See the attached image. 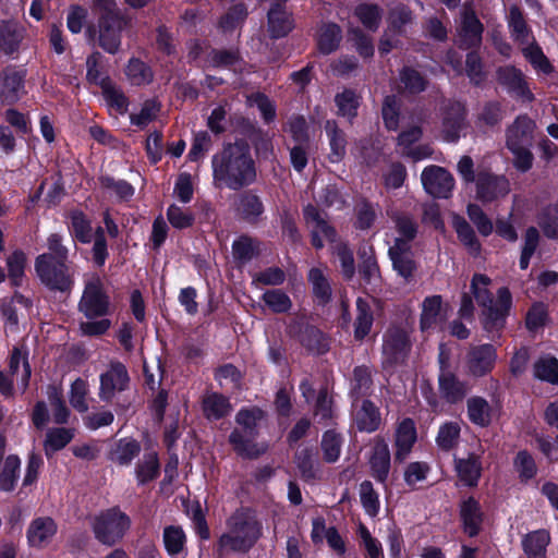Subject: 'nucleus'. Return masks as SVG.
<instances>
[{
	"label": "nucleus",
	"mask_w": 558,
	"mask_h": 558,
	"mask_svg": "<svg viewBox=\"0 0 558 558\" xmlns=\"http://www.w3.org/2000/svg\"><path fill=\"white\" fill-rule=\"evenodd\" d=\"M162 536L165 548L172 558H179V556L183 555L186 537L181 526H166Z\"/></svg>",
	"instance_id": "nucleus-37"
},
{
	"label": "nucleus",
	"mask_w": 558,
	"mask_h": 558,
	"mask_svg": "<svg viewBox=\"0 0 558 558\" xmlns=\"http://www.w3.org/2000/svg\"><path fill=\"white\" fill-rule=\"evenodd\" d=\"M355 317L353 322V331L355 340L362 341L372 330L374 323V313L367 299L357 298Z\"/></svg>",
	"instance_id": "nucleus-25"
},
{
	"label": "nucleus",
	"mask_w": 558,
	"mask_h": 558,
	"mask_svg": "<svg viewBox=\"0 0 558 558\" xmlns=\"http://www.w3.org/2000/svg\"><path fill=\"white\" fill-rule=\"evenodd\" d=\"M534 376L550 384H558V360L550 355L539 357L534 364Z\"/></svg>",
	"instance_id": "nucleus-43"
},
{
	"label": "nucleus",
	"mask_w": 558,
	"mask_h": 558,
	"mask_svg": "<svg viewBox=\"0 0 558 558\" xmlns=\"http://www.w3.org/2000/svg\"><path fill=\"white\" fill-rule=\"evenodd\" d=\"M550 535L546 530H537L526 534L522 539V547L526 558H547L546 548Z\"/></svg>",
	"instance_id": "nucleus-29"
},
{
	"label": "nucleus",
	"mask_w": 558,
	"mask_h": 558,
	"mask_svg": "<svg viewBox=\"0 0 558 558\" xmlns=\"http://www.w3.org/2000/svg\"><path fill=\"white\" fill-rule=\"evenodd\" d=\"M159 474V461L156 452L144 454L136 466V477L140 484L155 480Z\"/></svg>",
	"instance_id": "nucleus-44"
},
{
	"label": "nucleus",
	"mask_w": 558,
	"mask_h": 558,
	"mask_svg": "<svg viewBox=\"0 0 558 558\" xmlns=\"http://www.w3.org/2000/svg\"><path fill=\"white\" fill-rule=\"evenodd\" d=\"M140 451L141 446L136 440L122 438L112 446L108 458L116 464L129 465Z\"/></svg>",
	"instance_id": "nucleus-31"
},
{
	"label": "nucleus",
	"mask_w": 558,
	"mask_h": 558,
	"mask_svg": "<svg viewBox=\"0 0 558 558\" xmlns=\"http://www.w3.org/2000/svg\"><path fill=\"white\" fill-rule=\"evenodd\" d=\"M327 135L329 137L330 154L329 160L331 162H339L345 154V138L343 133L338 129L335 121H327L325 125Z\"/></svg>",
	"instance_id": "nucleus-39"
},
{
	"label": "nucleus",
	"mask_w": 558,
	"mask_h": 558,
	"mask_svg": "<svg viewBox=\"0 0 558 558\" xmlns=\"http://www.w3.org/2000/svg\"><path fill=\"white\" fill-rule=\"evenodd\" d=\"M128 381L129 376L124 365L112 363L109 369L100 376V398L110 400L117 392L124 390Z\"/></svg>",
	"instance_id": "nucleus-17"
},
{
	"label": "nucleus",
	"mask_w": 558,
	"mask_h": 558,
	"mask_svg": "<svg viewBox=\"0 0 558 558\" xmlns=\"http://www.w3.org/2000/svg\"><path fill=\"white\" fill-rule=\"evenodd\" d=\"M439 365L438 389L441 398L449 403L461 401L468 392V386L450 371L449 355L444 345H440Z\"/></svg>",
	"instance_id": "nucleus-8"
},
{
	"label": "nucleus",
	"mask_w": 558,
	"mask_h": 558,
	"mask_svg": "<svg viewBox=\"0 0 558 558\" xmlns=\"http://www.w3.org/2000/svg\"><path fill=\"white\" fill-rule=\"evenodd\" d=\"M497 80L509 93L522 98L523 100L531 101L533 94L526 85L523 73L512 66H501L497 70Z\"/></svg>",
	"instance_id": "nucleus-15"
},
{
	"label": "nucleus",
	"mask_w": 558,
	"mask_h": 558,
	"mask_svg": "<svg viewBox=\"0 0 558 558\" xmlns=\"http://www.w3.org/2000/svg\"><path fill=\"white\" fill-rule=\"evenodd\" d=\"M369 466L372 475L384 483L390 470V451L388 445L383 439L374 441L372 453L369 456Z\"/></svg>",
	"instance_id": "nucleus-22"
},
{
	"label": "nucleus",
	"mask_w": 558,
	"mask_h": 558,
	"mask_svg": "<svg viewBox=\"0 0 558 558\" xmlns=\"http://www.w3.org/2000/svg\"><path fill=\"white\" fill-rule=\"evenodd\" d=\"M57 524L49 517H39L34 519L26 531L27 542L31 547H47L57 534Z\"/></svg>",
	"instance_id": "nucleus-16"
},
{
	"label": "nucleus",
	"mask_w": 558,
	"mask_h": 558,
	"mask_svg": "<svg viewBox=\"0 0 558 558\" xmlns=\"http://www.w3.org/2000/svg\"><path fill=\"white\" fill-rule=\"evenodd\" d=\"M441 304L440 295H432L424 299L421 314L422 331H428L437 327L441 320Z\"/></svg>",
	"instance_id": "nucleus-32"
},
{
	"label": "nucleus",
	"mask_w": 558,
	"mask_h": 558,
	"mask_svg": "<svg viewBox=\"0 0 558 558\" xmlns=\"http://www.w3.org/2000/svg\"><path fill=\"white\" fill-rule=\"evenodd\" d=\"M468 417L481 427H485L492 422V408L482 397H472L468 400Z\"/></svg>",
	"instance_id": "nucleus-36"
},
{
	"label": "nucleus",
	"mask_w": 558,
	"mask_h": 558,
	"mask_svg": "<svg viewBox=\"0 0 558 558\" xmlns=\"http://www.w3.org/2000/svg\"><path fill=\"white\" fill-rule=\"evenodd\" d=\"M355 424L360 430L372 433L380 425L378 409L369 401L364 400L354 415Z\"/></svg>",
	"instance_id": "nucleus-34"
},
{
	"label": "nucleus",
	"mask_w": 558,
	"mask_h": 558,
	"mask_svg": "<svg viewBox=\"0 0 558 558\" xmlns=\"http://www.w3.org/2000/svg\"><path fill=\"white\" fill-rule=\"evenodd\" d=\"M73 438V432L68 428H52L48 430L45 440V452L49 457L64 448Z\"/></svg>",
	"instance_id": "nucleus-46"
},
{
	"label": "nucleus",
	"mask_w": 558,
	"mask_h": 558,
	"mask_svg": "<svg viewBox=\"0 0 558 558\" xmlns=\"http://www.w3.org/2000/svg\"><path fill=\"white\" fill-rule=\"evenodd\" d=\"M35 270L41 283L50 290L65 292L73 286V271L66 260L41 254L35 260Z\"/></svg>",
	"instance_id": "nucleus-7"
},
{
	"label": "nucleus",
	"mask_w": 558,
	"mask_h": 558,
	"mask_svg": "<svg viewBox=\"0 0 558 558\" xmlns=\"http://www.w3.org/2000/svg\"><path fill=\"white\" fill-rule=\"evenodd\" d=\"M24 92V75L14 70H7L0 76V98L7 102L16 101Z\"/></svg>",
	"instance_id": "nucleus-26"
},
{
	"label": "nucleus",
	"mask_w": 558,
	"mask_h": 558,
	"mask_svg": "<svg viewBox=\"0 0 558 558\" xmlns=\"http://www.w3.org/2000/svg\"><path fill=\"white\" fill-rule=\"evenodd\" d=\"M360 499L365 512L369 517H376L379 512V497L369 481H364L360 485Z\"/></svg>",
	"instance_id": "nucleus-54"
},
{
	"label": "nucleus",
	"mask_w": 558,
	"mask_h": 558,
	"mask_svg": "<svg viewBox=\"0 0 558 558\" xmlns=\"http://www.w3.org/2000/svg\"><path fill=\"white\" fill-rule=\"evenodd\" d=\"M388 254L391 259L392 267L399 276L405 280L413 276L416 265L408 241L397 238L393 245L389 247Z\"/></svg>",
	"instance_id": "nucleus-14"
},
{
	"label": "nucleus",
	"mask_w": 558,
	"mask_h": 558,
	"mask_svg": "<svg viewBox=\"0 0 558 558\" xmlns=\"http://www.w3.org/2000/svg\"><path fill=\"white\" fill-rule=\"evenodd\" d=\"M497 361V352L493 344L472 345L464 359L466 374L474 377H483L490 373Z\"/></svg>",
	"instance_id": "nucleus-9"
},
{
	"label": "nucleus",
	"mask_w": 558,
	"mask_h": 558,
	"mask_svg": "<svg viewBox=\"0 0 558 558\" xmlns=\"http://www.w3.org/2000/svg\"><path fill=\"white\" fill-rule=\"evenodd\" d=\"M424 190L434 197L447 198L450 196L454 179L445 168L439 166H428L421 174Z\"/></svg>",
	"instance_id": "nucleus-10"
},
{
	"label": "nucleus",
	"mask_w": 558,
	"mask_h": 558,
	"mask_svg": "<svg viewBox=\"0 0 558 558\" xmlns=\"http://www.w3.org/2000/svg\"><path fill=\"white\" fill-rule=\"evenodd\" d=\"M211 163L215 182L233 190L252 183L256 178L250 147L243 142L227 145L213 157Z\"/></svg>",
	"instance_id": "nucleus-1"
},
{
	"label": "nucleus",
	"mask_w": 558,
	"mask_h": 558,
	"mask_svg": "<svg viewBox=\"0 0 558 558\" xmlns=\"http://www.w3.org/2000/svg\"><path fill=\"white\" fill-rule=\"evenodd\" d=\"M544 234L551 239L558 238V206L547 207L538 219Z\"/></svg>",
	"instance_id": "nucleus-60"
},
{
	"label": "nucleus",
	"mask_w": 558,
	"mask_h": 558,
	"mask_svg": "<svg viewBox=\"0 0 558 558\" xmlns=\"http://www.w3.org/2000/svg\"><path fill=\"white\" fill-rule=\"evenodd\" d=\"M308 280L313 286L314 294L320 302H327L330 298L331 289L323 271L318 268L311 269Z\"/></svg>",
	"instance_id": "nucleus-57"
},
{
	"label": "nucleus",
	"mask_w": 558,
	"mask_h": 558,
	"mask_svg": "<svg viewBox=\"0 0 558 558\" xmlns=\"http://www.w3.org/2000/svg\"><path fill=\"white\" fill-rule=\"evenodd\" d=\"M465 129V109L462 104L453 102L444 118L442 140L446 142H457Z\"/></svg>",
	"instance_id": "nucleus-19"
},
{
	"label": "nucleus",
	"mask_w": 558,
	"mask_h": 558,
	"mask_svg": "<svg viewBox=\"0 0 558 558\" xmlns=\"http://www.w3.org/2000/svg\"><path fill=\"white\" fill-rule=\"evenodd\" d=\"M21 461L16 456H9L0 473V489L10 492L14 488L20 474Z\"/></svg>",
	"instance_id": "nucleus-47"
},
{
	"label": "nucleus",
	"mask_w": 558,
	"mask_h": 558,
	"mask_svg": "<svg viewBox=\"0 0 558 558\" xmlns=\"http://www.w3.org/2000/svg\"><path fill=\"white\" fill-rule=\"evenodd\" d=\"M227 531L218 541L221 553L250 550L262 536V524L250 509H240L232 513L227 522Z\"/></svg>",
	"instance_id": "nucleus-4"
},
{
	"label": "nucleus",
	"mask_w": 558,
	"mask_h": 558,
	"mask_svg": "<svg viewBox=\"0 0 558 558\" xmlns=\"http://www.w3.org/2000/svg\"><path fill=\"white\" fill-rule=\"evenodd\" d=\"M410 351V342L404 330L389 329L384 336L383 363L392 366L403 363Z\"/></svg>",
	"instance_id": "nucleus-11"
},
{
	"label": "nucleus",
	"mask_w": 558,
	"mask_h": 558,
	"mask_svg": "<svg viewBox=\"0 0 558 558\" xmlns=\"http://www.w3.org/2000/svg\"><path fill=\"white\" fill-rule=\"evenodd\" d=\"M87 393H88L87 383L82 378H77L76 380H74V383L71 386V391H70L71 405L80 412H86L88 409V404L86 402Z\"/></svg>",
	"instance_id": "nucleus-58"
},
{
	"label": "nucleus",
	"mask_w": 558,
	"mask_h": 558,
	"mask_svg": "<svg viewBox=\"0 0 558 558\" xmlns=\"http://www.w3.org/2000/svg\"><path fill=\"white\" fill-rule=\"evenodd\" d=\"M202 408L208 420L222 418L232 409L229 399L218 392H207L203 397Z\"/></svg>",
	"instance_id": "nucleus-30"
},
{
	"label": "nucleus",
	"mask_w": 558,
	"mask_h": 558,
	"mask_svg": "<svg viewBox=\"0 0 558 558\" xmlns=\"http://www.w3.org/2000/svg\"><path fill=\"white\" fill-rule=\"evenodd\" d=\"M266 305L276 313H283L290 310V298L280 290H268L263 294Z\"/></svg>",
	"instance_id": "nucleus-61"
},
{
	"label": "nucleus",
	"mask_w": 558,
	"mask_h": 558,
	"mask_svg": "<svg viewBox=\"0 0 558 558\" xmlns=\"http://www.w3.org/2000/svg\"><path fill=\"white\" fill-rule=\"evenodd\" d=\"M263 417V411L257 408L242 409L238 412L235 420L243 430H233L230 435V442L241 456L252 458L266 451L265 444L258 445L252 440Z\"/></svg>",
	"instance_id": "nucleus-5"
},
{
	"label": "nucleus",
	"mask_w": 558,
	"mask_h": 558,
	"mask_svg": "<svg viewBox=\"0 0 558 558\" xmlns=\"http://www.w3.org/2000/svg\"><path fill=\"white\" fill-rule=\"evenodd\" d=\"M131 523L126 513L119 508H110L93 518L92 529L101 544L112 546L124 537Z\"/></svg>",
	"instance_id": "nucleus-6"
},
{
	"label": "nucleus",
	"mask_w": 558,
	"mask_h": 558,
	"mask_svg": "<svg viewBox=\"0 0 558 558\" xmlns=\"http://www.w3.org/2000/svg\"><path fill=\"white\" fill-rule=\"evenodd\" d=\"M348 39L351 41L359 52V54L363 58H369L374 53V46L369 37L364 35L362 31L357 28H352L349 31Z\"/></svg>",
	"instance_id": "nucleus-64"
},
{
	"label": "nucleus",
	"mask_w": 558,
	"mask_h": 558,
	"mask_svg": "<svg viewBox=\"0 0 558 558\" xmlns=\"http://www.w3.org/2000/svg\"><path fill=\"white\" fill-rule=\"evenodd\" d=\"M535 122L527 116H519L507 130V147L531 146Z\"/></svg>",
	"instance_id": "nucleus-20"
},
{
	"label": "nucleus",
	"mask_w": 558,
	"mask_h": 558,
	"mask_svg": "<svg viewBox=\"0 0 558 558\" xmlns=\"http://www.w3.org/2000/svg\"><path fill=\"white\" fill-rule=\"evenodd\" d=\"M125 22L119 25H98L99 45L109 53H116L121 45V32Z\"/></svg>",
	"instance_id": "nucleus-40"
},
{
	"label": "nucleus",
	"mask_w": 558,
	"mask_h": 558,
	"mask_svg": "<svg viewBox=\"0 0 558 558\" xmlns=\"http://www.w3.org/2000/svg\"><path fill=\"white\" fill-rule=\"evenodd\" d=\"M324 458L328 462H335L340 456L341 440L333 430H327L322 440Z\"/></svg>",
	"instance_id": "nucleus-62"
},
{
	"label": "nucleus",
	"mask_w": 558,
	"mask_h": 558,
	"mask_svg": "<svg viewBox=\"0 0 558 558\" xmlns=\"http://www.w3.org/2000/svg\"><path fill=\"white\" fill-rule=\"evenodd\" d=\"M466 214L481 235L488 236L493 233L494 223L478 205L469 204L466 207Z\"/></svg>",
	"instance_id": "nucleus-49"
},
{
	"label": "nucleus",
	"mask_w": 558,
	"mask_h": 558,
	"mask_svg": "<svg viewBox=\"0 0 558 558\" xmlns=\"http://www.w3.org/2000/svg\"><path fill=\"white\" fill-rule=\"evenodd\" d=\"M125 73L133 85L148 84L153 80L151 70L138 59L129 61Z\"/></svg>",
	"instance_id": "nucleus-50"
},
{
	"label": "nucleus",
	"mask_w": 558,
	"mask_h": 558,
	"mask_svg": "<svg viewBox=\"0 0 558 558\" xmlns=\"http://www.w3.org/2000/svg\"><path fill=\"white\" fill-rule=\"evenodd\" d=\"M490 278L476 274L471 281V290L480 307L483 328L490 338L498 335L506 324V318L512 304L511 293L507 288L497 291L496 299L489 291Z\"/></svg>",
	"instance_id": "nucleus-2"
},
{
	"label": "nucleus",
	"mask_w": 558,
	"mask_h": 558,
	"mask_svg": "<svg viewBox=\"0 0 558 558\" xmlns=\"http://www.w3.org/2000/svg\"><path fill=\"white\" fill-rule=\"evenodd\" d=\"M304 217L312 232V244L316 248H322L325 242H335V229L325 220L316 207L312 205L306 206Z\"/></svg>",
	"instance_id": "nucleus-13"
},
{
	"label": "nucleus",
	"mask_w": 558,
	"mask_h": 558,
	"mask_svg": "<svg viewBox=\"0 0 558 558\" xmlns=\"http://www.w3.org/2000/svg\"><path fill=\"white\" fill-rule=\"evenodd\" d=\"M26 256L22 251L13 252L7 259L9 278L14 286H20L24 277Z\"/></svg>",
	"instance_id": "nucleus-56"
},
{
	"label": "nucleus",
	"mask_w": 558,
	"mask_h": 558,
	"mask_svg": "<svg viewBox=\"0 0 558 558\" xmlns=\"http://www.w3.org/2000/svg\"><path fill=\"white\" fill-rule=\"evenodd\" d=\"M78 310L87 318L86 322L80 323L82 335L100 336L110 328L111 322L106 318L110 313V300L98 276H93L86 281Z\"/></svg>",
	"instance_id": "nucleus-3"
},
{
	"label": "nucleus",
	"mask_w": 558,
	"mask_h": 558,
	"mask_svg": "<svg viewBox=\"0 0 558 558\" xmlns=\"http://www.w3.org/2000/svg\"><path fill=\"white\" fill-rule=\"evenodd\" d=\"M508 26L513 40L521 47L534 41V37L532 36L521 11L514 5L509 10Z\"/></svg>",
	"instance_id": "nucleus-33"
},
{
	"label": "nucleus",
	"mask_w": 558,
	"mask_h": 558,
	"mask_svg": "<svg viewBox=\"0 0 558 558\" xmlns=\"http://www.w3.org/2000/svg\"><path fill=\"white\" fill-rule=\"evenodd\" d=\"M460 424L457 422H446L444 423L438 430L436 437V444L441 450H450L452 449L460 437Z\"/></svg>",
	"instance_id": "nucleus-48"
},
{
	"label": "nucleus",
	"mask_w": 558,
	"mask_h": 558,
	"mask_svg": "<svg viewBox=\"0 0 558 558\" xmlns=\"http://www.w3.org/2000/svg\"><path fill=\"white\" fill-rule=\"evenodd\" d=\"M70 231L82 243H89L93 239L90 221L81 211H73L70 216Z\"/></svg>",
	"instance_id": "nucleus-45"
},
{
	"label": "nucleus",
	"mask_w": 558,
	"mask_h": 558,
	"mask_svg": "<svg viewBox=\"0 0 558 558\" xmlns=\"http://www.w3.org/2000/svg\"><path fill=\"white\" fill-rule=\"evenodd\" d=\"M359 21L369 31H376L381 20V10L375 4H360L354 11Z\"/></svg>",
	"instance_id": "nucleus-53"
},
{
	"label": "nucleus",
	"mask_w": 558,
	"mask_h": 558,
	"mask_svg": "<svg viewBox=\"0 0 558 558\" xmlns=\"http://www.w3.org/2000/svg\"><path fill=\"white\" fill-rule=\"evenodd\" d=\"M9 371L12 378L15 379L19 388L24 391L28 386L31 377V367L27 361L26 351L20 348L13 349L10 356Z\"/></svg>",
	"instance_id": "nucleus-27"
},
{
	"label": "nucleus",
	"mask_w": 558,
	"mask_h": 558,
	"mask_svg": "<svg viewBox=\"0 0 558 558\" xmlns=\"http://www.w3.org/2000/svg\"><path fill=\"white\" fill-rule=\"evenodd\" d=\"M484 27L471 4H465L461 13L459 35L466 47L478 45Z\"/></svg>",
	"instance_id": "nucleus-18"
},
{
	"label": "nucleus",
	"mask_w": 558,
	"mask_h": 558,
	"mask_svg": "<svg viewBox=\"0 0 558 558\" xmlns=\"http://www.w3.org/2000/svg\"><path fill=\"white\" fill-rule=\"evenodd\" d=\"M167 219L174 229H187L195 221L194 213L185 206L171 204L167 209Z\"/></svg>",
	"instance_id": "nucleus-42"
},
{
	"label": "nucleus",
	"mask_w": 558,
	"mask_h": 558,
	"mask_svg": "<svg viewBox=\"0 0 558 558\" xmlns=\"http://www.w3.org/2000/svg\"><path fill=\"white\" fill-rule=\"evenodd\" d=\"M460 518L464 532L473 537L478 534L483 522V511L480 502L469 497L460 505Z\"/></svg>",
	"instance_id": "nucleus-23"
},
{
	"label": "nucleus",
	"mask_w": 558,
	"mask_h": 558,
	"mask_svg": "<svg viewBox=\"0 0 558 558\" xmlns=\"http://www.w3.org/2000/svg\"><path fill=\"white\" fill-rule=\"evenodd\" d=\"M335 102L338 108V114L352 120L360 106V96L351 89H344L335 97Z\"/></svg>",
	"instance_id": "nucleus-41"
},
{
	"label": "nucleus",
	"mask_w": 558,
	"mask_h": 558,
	"mask_svg": "<svg viewBox=\"0 0 558 558\" xmlns=\"http://www.w3.org/2000/svg\"><path fill=\"white\" fill-rule=\"evenodd\" d=\"M454 469L459 481L469 487L476 486L482 475L481 456L473 452L466 458H456Z\"/></svg>",
	"instance_id": "nucleus-21"
},
{
	"label": "nucleus",
	"mask_w": 558,
	"mask_h": 558,
	"mask_svg": "<svg viewBox=\"0 0 558 558\" xmlns=\"http://www.w3.org/2000/svg\"><path fill=\"white\" fill-rule=\"evenodd\" d=\"M342 35L341 29L336 24H326L323 25L319 34H318V49L322 53L329 54L332 51H335L340 41H341Z\"/></svg>",
	"instance_id": "nucleus-38"
},
{
	"label": "nucleus",
	"mask_w": 558,
	"mask_h": 558,
	"mask_svg": "<svg viewBox=\"0 0 558 558\" xmlns=\"http://www.w3.org/2000/svg\"><path fill=\"white\" fill-rule=\"evenodd\" d=\"M416 441V428L411 418L401 421L396 430V460L403 461Z\"/></svg>",
	"instance_id": "nucleus-24"
},
{
	"label": "nucleus",
	"mask_w": 558,
	"mask_h": 558,
	"mask_svg": "<svg viewBox=\"0 0 558 558\" xmlns=\"http://www.w3.org/2000/svg\"><path fill=\"white\" fill-rule=\"evenodd\" d=\"M22 39L21 32L12 26L4 25L0 28V50L9 54L16 50Z\"/></svg>",
	"instance_id": "nucleus-59"
},
{
	"label": "nucleus",
	"mask_w": 558,
	"mask_h": 558,
	"mask_svg": "<svg viewBox=\"0 0 558 558\" xmlns=\"http://www.w3.org/2000/svg\"><path fill=\"white\" fill-rule=\"evenodd\" d=\"M92 10L98 17V25H119L125 22L116 0H92Z\"/></svg>",
	"instance_id": "nucleus-28"
},
{
	"label": "nucleus",
	"mask_w": 558,
	"mask_h": 558,
	"mask_svg": "<svg viewBox=\"0 0 558 558\" xmlns=\"http://www.w3.org/2000/svg\"><path fill=\"white\" fill-rule=\"evenodd\" d=\"M238 211L247 220H254L264 210L260 199L253 194L242 195L238 203Z\"/></svg>",
	"instance_id": "nucleus-55"
},
{
	"label": "nucleus",
	"mask_w": 558,
	"mask_h": 558,
	"mask_svg": "<svg viewBox=\"0 0 558 558\" xmlns=\"http://www.w3.org/2000/svg\"><path fill=\"white\" fill-rule=\"evenodd\" d=\"M301 342L310 352L322 354L328 349V341L324 333L315 328H307L301 336Z\"/></svg>",
	"instance_id": "nucleus-51"
},
{
	"label": "nucleus",
	"mask_w": 558,
	"mask_h": 558,
	"mask_svg": "<svg viewBox=\"0 0 558 558\" xmlns=\"http://www.w3.org/2000/svg\"><path fill=\"white\" fill-rule=\"evenodd\" d=\"M452 226L461 243L470 254L477 256L481 252V243L470 223L461 216L453 215Z\"/></svg>",
	"instance_id": "nucleus-35"
},
{
	"label": "nucleus",
	"mask_w": 558,
	"mask_h": 558,
	"mask_svg": "<svg viewBox=\"0 0 558 558\" xmlns=\"http://www.w3.org/2000/svg\"><path fill=\"white\" fill-rule=\"evenodd\" d=\"M102 93L105 100L111 110H114L118 114L126 112L128 99L120 90L109 84H106Z\"/></svg>",
	"instance_id": "nucleus-63"
},
{
	"label": "nucleus",
	"mask_w": 558,
	"mask_h": 558,
	"mask_svg": "<svg viewBox=\"0 0 558 558\" xmlns=\"http://www.w3.org/2000/svg\"><path fill=\"white\" fill-rule=\"evenodd\" d=\"M510 192V182L504 175L480 172L476 177V197L483 203L502 198Z\"/></svg>",
	"instance_id": "nucleus-12"
},
{
	"label": "nucleus",
	"mask_w": 558,
	"mask_h": 558,
	"mask_svg": "<svg viewBox=\"0 0 558 558\" xmlns=\"http://www.w3.org/2000/svg\"><path fill=\"white\" fill-rule=\"evenodd\" d=\"M522 52L533 68L544 74L551 72V65L542 49L534 41L522 47Z\"/></svg>",
	"instance_id": "nucleus-52"
}]
</instances>
